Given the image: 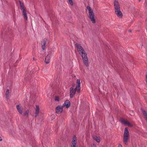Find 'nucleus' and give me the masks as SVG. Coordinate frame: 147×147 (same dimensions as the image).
<instances>
[{"label": "nucleus", "mask_w": 147, "mask_h": 147, "mask_svg": "<svg viewBox=\"0 0 147 147\" xmlns=\"http://www.w3.org/2000/svg\"><path fill=\"white\" fill-rule=\"evenodd\" d=\"M76 46L81 56L84 63L86 66H88V59L86 53L83 48L80 45L76 44Z\"/></svg>", "instance_id": "obj_1"}, {"label": "nucleus", "mask_w": 147, "mask_h": 147, "mask_svg": "<svg viewBox=\"0 0 147 147\" xmlns=\"http://www.w3.org/2000/svg\"><path fill=\"white\" fill-rule=\"evenodd\" d=\"M77 85L76 87H74L73 86L70 88V96L71 98H72L74 96L77 90L78 93L80 92V79L77 80Z\"/></svg>", "instance_id": "obj_2"}, {"label": "nucleus", "mask_w": 147, "mask_h": 147, "mask_svg": "<svg viewBox=\"0 0 147 147\" xmlns=\"http://www.w3.org/2000/svg\"><path fill=\"white\" fill-rule=\"evenodd\" d=\"M87 8L89 11V16L91 20L92 23H95V20L94 18L95 16L93 10L91 9L90 7L88 6H87Z\"/></svg>", "instance_id": "obj_3"}, {"label": "nucleus", "mask_w": 147, "mask_h": 147, "mask_svg": "<svg viewBox=\"0 0 147 147\" xmlns=\"http://www.w3.org/2000/svg\"><path fill=\"white\" fill-rule=\"evenodd\" d=\"M129 131L127 128L125 129L124 133L123 136V141L124 143L127 144L129 138Z\"/></svg>", "instance_id": "obj_4"}, {"label": "nucleus", "mask_w": 147, "mask_h": 147, "mask_svg": "<svg viewBox=\"0 0 147 147\" xmlns=\"http://www.w3.org/2000/svg\"><path fill=\"white\" fill-rule=\"evenodd\" d=\"M119 121L122 124L124 125H127L128 126L131 127L133 126L132 124L125 119L121 118L120 119Z\"/></svg>", "instance_id": "obj_5"}, {"label": "nucleus", "mask_w": 147, "mask_h": 147, "mask_svg": "<svg viewBox=\"0 0 147 147\" xmlns=\"http://www.w3.org/2000/svg\"><path fill=\"white\" fill-rule=\"evenodd\" d=\"M115 12L118 17L121 18L122 17V13L120 9H115Z\"/></svg>", "instance_id": "obj_6"}, {"label": "nucleus", "mask_w": 147, "mask_h": 147, "mask_svg": "<svg viewBox=\"0 0 147 147\" xmlns=\"http://www.w3.org/2000/svg\"><path fill=\"white\" fill-rule=\"evenodd\" d=\"M77 146V141L76 137L75 136H74L73 137L72 145L71 147H76Z\"/></svg>", "instance_id": "obj_7"}, {"label": "nucleus", "mask_w": 147, "mask_h": 147, "mask_svg": "<svg viewBox=\"0 0 147 147\" xmlns=\"http://www.w3.org/2000/svg\"><path fill=\"white\" fill-rule=\"evenodd\" d=\"M63 106H58L56 108V112L57 113H61L63 111Z\"/></svg>", "instance_id": "obj_8"}, {"label": "nucleus", "mask_w": 147, "mask_h": 147, "mask_svg": "<svg viewBox=\"0 0 147 147\" xmlns=\"http://www.w3.org/2000/svg\"><path fill=\"white\" fill-rule=\"evenodd\" d=\"M70 105V102L69 100H67L65 102L62 106L63 107H66V108H68L69 107Z\"/></svg>", "instance_id": "obj_9"}, {"label": "nucleus", "mask_w": 147, "mask_h": 147, "mask_svg": "<svg viewBox=\"0 0 147 147\" xmlns=\"http://www.w3.org/2000/svg\"><path fill=\"white\" fill-rule=\"evenodd\" d=\"M22 15H23L25 20H27L28 19V17L27 16L26 11L25 9H22Z\"/></svg>", "instance_id": "obj_10"}, {"label": "nucleus", "mask_w": 147, "mask_h": 147, "mask_svg": "<svg viewBox=\"0 0 147 147\" xmlns=\"http://www.w3.org/2000/svg\"><path fill=\"white\" fill-rule=\"evenodd\" d=\"M40 111V108L37 105H36V109H35V117H36L38 115L39 112Z\"/></svg>", "instance_id": "obj_11"}, {"label": "nucleus", "mask_w": 147, "mask_h": 147, "mask_svg": "<svg viewBox=\"0 0 147 147\" xmlns=\"http://www.w3.org/2000/svg\"><path fill=\"white\" fill-rule=\"evenodd\" d=\"M114 4L115 10L117 9H120V5L117 1H115Z\"/></svg>", "instance_id": "obj_12"}, {"label": "nucleus", "mask_w": 147, "mask_h": 147, "mask_svg": "<svg viewBox=\"0 0 147 147\" xmlns=\"http://www.w3.org/2000/svg\"><path fill=\"white\" fill-rule=\"evenodd\" d=\"M16 108L20 114H22L23 113V108L19 105H17Z\"/></svg>", "instance_id": "obj_13"}, {"label": "nucleus", "mask_w": 147, "mask_h": 147, "mask_svg": "<svg viewBox=\"0 0 147 147\" xmlns=\"http://www.w3.org/2000/svg\"><path fill=\"white\" fill-rule=\"evenodd\" d=\"M47 41V40L46 39H45L43 40L41 42L42 47L43 50H44L45 49V45Z\"/></svg>", "instance_id": "obj_14"}, {"label": "nucleus", "mask_w": 147, "mask_h": 147, "mask_svg": "<svg viewBox=\"0 0 147 147\" xmlns=\"http://www.w3.org/2000/svg\"><path fill=\"white\" fill-rule=\"evenodd\" d=\"M51 58L50 56L49 55H48L46 57L45 62L46 63H49L50 61Z\"/></svg>", "instance_id": "obj_15"}, {"label": "nucleus", "mask_w": 147, "mask_h": 147, "mask_svg": "<svg viewBox=\"0 0 147 147\" xmlns=\"http://www.w3.org/2000/svg\"><path fill=\"white\" fill-rule=\"evenodd\" d=\"M93 139L96 141L97 142L99 143L100 142V139L99 137H98L96 136H93Z\"/></svg>", "instance_id": "obj_16"}, {"label": "nucleus", "mask_w": 147, "mask_h": 147, "mask_svg": "<svg viewBox=\"0 0 147 147\" xmlns=\"http://www.w3.org/2000/svg\"><path fill=\"white\" fill-rule=\"evenodd\" d=\"M142 112L146 120L147 121V113L145 111L143 110H142Z\"/></svg>", "instance_id": "obj_17"}, {"label": "nucleus", "mask_w": 147, "mask_h": 147, "mask_svg": "<svg viewBox=\"0 0 147 147\" xmlns=\"http://www.w3.org/2000/svg\"><path fill=\"white\" fill-rule=\"evenodd\" d=\"M5 95L6 98H7L9 96V90L8 89H7Z\"/></svg>", "instance_id": "obj_18"}, {"label": "nucleus", "mask_w": 147, "mask_h": 147, "mask_svg": "<svg viewBox=\"0 0 147 147\" xmlns=\"http://www.w3.org/2000/svg\"><path fill=\"white\" fill-rule=\"evenodd\" d=\"M19 2L21 10L25 9L23 3L20 1Z\"/></svg>", "instance_id": "obj_19"}, {"label": "nucleus", "mask_w": 147, "mask_h": 147, "mask_svg": "<svg viewBox=\"0 0 147 147\" xmlns=\"http://www.w3.org/2000/svg\"><path fill=\"white\" fill-rule=\"evenodd\" d=\"M29 111L28 110H26L24 113V115L25 116H28L29 114Z\"/></svg>", "instance_id": "obj_20"}, {"label": "nucleus", "mask_w": 147, "mask_h": 147, "mask_svg": "<svg viewBox=\"0 0 147 147\" xmlns=\"http://www.w3.org/2000/svg\"><path fill=\"white\" fill-rule=\"evenodd\" d=\"M69 3L71 5H73V2L72 0H68Z\"/></svg>", "instance_id": "obj_21"}, {"label": "nucleus", "mask_w": 147, "mask_h": 147, "mask_svg": "<svg viewBox=\"0 0 147 147\" xmlns=\"http://www.w3.org/2000/svg\"><path fill=\"white\" fill-rule=\"evenodd\" d=\"M55 100L58 101H59V98L58 97H56L55 98Z\"/></svg>", "instance_id": "obj_22"}, {"label": "nucleus", "mask_w": 147, "mask_h": 147, "mask_svg": "<svg viewBox=\"0 0 147 147\" xmlns=\"http://www.w3.org/2000/svg\"><path fill=\"white\" fill-rule=\"evenodd\" d=\"M146 84H147V72L146 73Z\"/></svg>", "instance_id": "obj_23"}, {"label": "nucleus", "mask_w": 147, "mask_h": 147, "mask_svg": "<svg viewBox=\"0 0 147 147\" xmlns=\"http://www.w3.org/2000/svg\"><path fill=\"white\" fill-rule=\"evenodd\" d=\"M118 147H122V146L121 144H119Z\"/></svg>", "instance_id": "obj_24"}, {"label": "nucleus", "mask_w": 147, "mask_h": 147, "mask_svg": "<svg viewBox=\"0 0 147 147\" xmlns=\"http://www.w3.org/2000/svg\"><path fill=\"white\" fill-rule=\"evenodd\" d=\"M2 140V139L1 137L0 136V141H1Z\"/></svg>", "instance_id": "obj_25"}, {"label": "nucleus", "mask_w": 147, "mask_h": 147, "mask_svg": "<svg viewBox=\"0 0 147 147\" xmlns=\"http://www.w3.org/2000/svg\"><path fill=\"white\" fill-rule=\"evenodd\" d=\"M129 32H131V30H129Z\"/></svg>", "instance_id": "obj_26"}, {"label": "nucleus", "mask_w": 147, "mask_h": 147, "mask_svg": "<svg viewBox=\"0 0 147 147\" xmlns=\"http://www.w3.org/2000/svg\"><path fill=\"white\" fill-rule=\"evenodd\" d=\"M141 0H139V1H140Z\"/></svg>", "instance_id": "obj_27"}]
</instances>
